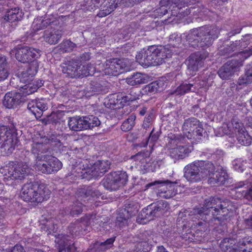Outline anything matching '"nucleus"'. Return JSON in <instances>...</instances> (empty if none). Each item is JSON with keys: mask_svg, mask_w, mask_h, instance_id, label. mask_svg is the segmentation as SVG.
<instances>
[{"mask_svg": "<svg viewBox=\"0 0 252 252\" xmlns=\"http://www.w3.org/2000/svg\"><path fill=\"white\" fill-rule=\"evenodd\" d=\"M221 128L225 134L231 135L234 134L231 124H224L222 125Z\"/></svg>", "mask_w": 252, "mask_h": 252, "instance_id": "62", "label": "nucleus"}, {"mask_svg": "<svg viewBox=\"0 0 252 252\" xmlns=\"http://www.w3.org/2000/svg\"><path fill=\"white\" fill-rule=\"evenodd\" d=\"M159 7L157 8L154 11L155 15L157 17H162L165 15L168 10H171L172 15L176 16L178 17H179V16H181V15L178 14L176 15L173 14V10L176 9L175 11L178 13L179 10H177L172 0H162L159 2Z\"/></svg>", "mask_w": 252, "mask_h": 252, "instance_id": "28", "label": "nucleus"}, {"mask_svg": "<svg viewBox=\"0 0 252 252\" xmlns=\"http://www.w3.org/2000/svg\"><path fill=\"white\" fill-rule=\"evenodd\" d=\"M220 246L224 252H252V237H245L238 242L235 239L225 238Z\"/></svg>", "mask_w": 252, "mask_h": 252, "instance_id": "11", "label": "nucleus"}, {"mask_svg": "<svg viewBox=\"0 0 252 252\" xmlns=\"http://www.w3.org/2000/svg\"><path fill=\"white\" fill-rule=\"evenodd\" d=\"M85 130L92 129L100 125V121L97 117L93 115L83 117Z\"/></svg>", "mask_w": 252, "mask_h": 252, "instance_id": "43", "label": "nucleus"}, {"mask_svg": "<svg viewBox=\"0 0 252 252\" xmlns=\"http://www.w3.org/2000/svg\"><path fill=\"white\" fill-rule=\"evenodd\" d=\"M235 136L238 143L242 145L248 146L252 143V138L246 129L240 133H237Z\"/></svg>", "mask_w": 252, "mask_h": 252, "instance_id": "45", "label": "nucleus"}, {"mask_svg": "<svg viewBox=\"0 0 252 252\" xmlns=\"http://www.w3.org/2000/svg\"><path fill=\"white\" fill-rule=\"evenodd\" d=\"M42 160L37 162L35 169L43 173L51 174L59 171L62 167V163L56 157L45 155Z\"/></svg>", "mask_w": 252, "mask_h": 252, "instance_id": "16", "label": "nucleus"}, {"mask_svg": "<svg viewBox=\"0 0 252 252\" xmlns=\"http://www.w3.org/2000/svg\"><path fill=\"white\" fill-rule=\"evenodd\" d=\"M157 185H160L157 193L158 196L165 199L170 198L178 193H181L182 191L181 188L185 187L184 185H181L179 181L174 182H171L168 180L164 182L155 181L146 184L145 189Z\"/></svg>", "mask_w": 252, "mask_h": 252, "instance_id": "10", "label": "nucleus"}, {"mask_svg": "<svg viewBox=\"0 0 252 252\" xmlns=\"http://www.w3.org/2000/svg\"><path fill=\"white\" fill-rule=\"evenodd\" d=\"M219 30L214 26H204L190 30L188 35L189 44L194 48H207L219 36Z\"/></svg>", "mask_w": 252, "mask_h": 252, "instance_id": "3", "label": "nucleus"}, {"mask_svg": "<svg viewBox=\"0 0 252 252\" xmlns=\"http://www.w3.org/2000/svg\"><path fill=\"white\" fill-rule=\"evenodd\" d=\"M151 162H150L149 158L147 159L145 161H144L139 166L142 174H145L147 172H151Z\"/></svg>", "mask_w": 252, "mask_h": 252, "instance_id": "59", "label": "nucleus"}, {"mask_svg": "<svg viewBox=\"0 0 252 252\" xmlns=\"http://www.w3.org/2000/svg\"><path fill=\"white\" fill-rule=\"evenodd\" d=\"M96 217L99 218V220H95L93 221L92 225L94 227V229H96L97 231H109L111 228L110 224L106 221V218L96 216Z\"/></svg>", "mask_w": 252, "mask_h": 252, "instance_id": "40", "label": "nucleus"}, {"mask_svg": "<svg viewBox=\"0 0 252 252\" xmlns=\"http://www.w3.org/2000/svg\"><path fill=\"white\" fill-rule=\"evenodd\" d=\"M125 97L126 104H128L130 102L133 101L138 99L139 95L135 92H134L133 90H131L129 94L127 95L125 94Z\"/></svg>", "mask_w": 252, "mask_h": 252, "instance_id": "60", "label": "nucleus"}, {"mask_svg": "<svg viewBox=\"0 0 252 252\" xmlns=\"http://www.w3.org/2000/svg\"><path fill=\"white\" fill-rule=\"evenodd\" d=\"M24 102V98L18 92H8L4 96L3 105L9 109L16 107Z\"/></svg>", "mask_w": 252, "mask_h": 252, "instance_id": "27", "label": "nucleus"}, {"mask_svg": "<svg viewBox=\"0 0 252 252\" xmlns=\"http://www.w3.org/2000/svg\"><path fill=\"white\" fill-rule=\"evenodd\" d=\"M108 160H97L91 167H84L81 172L83 178H96L106 172L110 168Z\"/></svg>", "mask_w": 252, "mask_h": 252, "instance_id": "17", "label": "nucleus"}, {"mask_svg": "<svg viewBox=\"0 0 252 252\" xmlns=\"http://www.w3.org/2000/svg\"><path fill=\"white\" fill-rule=\"evenodd\" d=\"M90 59L89 53H85L79 57L73 58L63 63L61 67L63 73L70 78L83 77L91 75V66L86 62Z\"/></svg>", "mask_w": 252, "mask_h": 252, "instance_id": "4", "label": "nucleus"}, {"mask_svg": "<svg viewBox=\"0 0 252 252\" xmlns=\"http://www.w3.org/2000/svg\"><path fill=\"white\" fill-rule=\"evenodd\" d=\"M29 56L30 57V62H34L41 56V50L37 48L29 47Z\"/></svg>", "mask_w": 252, "mask_h": 252, "instance_id": "55", "label": "nucleus"}, {"mask_svg": "<svg viewBox=\"0 0 252 252\" xmlns=\"http://www.w3.org/2000/svg\"><path fill=\"white\" fill-rule=\"evenodd\" d=\"M125 59H110L106 61L103 64V71L105 75L117 76L126 71L127 66Z\"/></svg>", "mask_w": 252, "mask_h": 252, "instance_id": "19", "label": "nucleus"}, {"mask_svg": "<svg viewBox=\"0 0 252 252\" xmlns=\"http://www.w3.org/2000/svg\"><path fill=\"white\" fill-rule=\"evenodd\" d=\"M209 53L206 51H200L191 54L188 60L187 73L193 76L199 67L203 65L204 61L208 57Z\"/></svg>", "mask_w": 252, "mask_h": 252, "instance_id": "18", "label": "nucleus"}, {"mask_svg": "<svg viewBox=\"0 0 252 252\" xmlns=\"http://www.w3.org/2000/svg\"><path fill=\"white\" fill-rule=\"evenodd\" d=\"M155 119V110L146 115L142 125L144 129L147 130L148 129L150 128L153 125V123Z\"/></svg>", "mask_w": 252, "mask_h": 252, "instance_id": "51", "label": "nucleus"}, {"mask_svg": "<svg viewBox=\"0 0 252 252\" xmlns=\"http://www.w3.org/2000/svg\"><path fill=\"white\" fill-rule=\"evenodd\" d=\"M9 75L6 58L0 56V81L5 80Z\"/></svg>", "mask_w": 252, "mask_h": 252, "instance_id": "46", "label": "nucleus"}, {"mask_svg": "<svg viewBox=\"0 0 252 252\" xmlns=\"http://www.w3.org/2000/svg\"><path fill=\"white\" fill-rule=\"evenodd\" d=\"M231 194L235 199L245 198L252 200V185L247 181L240 182L235 185Z\"/></svg>", "mask_w": 252, "mask_h": 252, "instance_id": "20", "label": "nucleus"}, {"mask_svg": "<svg viewBox=\"0 0 252 252\" xmlns=\"http://www.w3.org/2000/svg\"><path fill=\"white\" fill-rule=\"evenodd\" d=\"M53 30H46L44 31L43 38L44 40L51 45L57 43L61 39L63 32L62 30L51 28Z\"/></svg>", "mask_w": 252, "mask_h": 252, "instance_id": "30", "label": "nucleus"}, {"mask_svg": "<svg viewBox=\"0 0 252 252\" xmlns=\"http://www.w3.org/2000/svg\"><path fill=\"white\" fill-rule=\"evenodd\" d=\"M23 16L22 11L19 7L12 8L7 10L4 20L12 23L21 20Z\"/></svg>", "mask_w": 252, "mask_h": 252, "instance_id": "35", "label": "nucleus"}, {"mask_svg": "<svg viewBox=\"0 0 252 252\" xmlns=\"http://www.w3.org/2000/svg\"><path fill=\"white\" fill-rule=\"evenodd\" d=\"M172 49L162 46L152 45L144 48L136 55L135 59L139 64L148 67L162 64L164 60L172 56Z\"/></svg>", "mask_w": 252, "mask_h": 252, "instance_id": "2", "label": "nucleus"}, {"mask_svg": "<svg viewBox=\"0 0 252 252\" xmlns=\"http://www.w3.org/2000/svg\"><path fill=\"white\" fill-rule=\"evenodd\" d=\"M68 126L71 130L79 131L85 130L83 117H73L69 118Z\"/></svg>", "mask_w": 252, "mask_h": 252, "instance_id": "39", "label": "nucleus"}, {"mask_svg": "<svg viewBox=\"0 0 252 252\" xmlns=\"http://www.w3.org/2000/svg\"><path fill=\"white\" fill-rule=\"evenodd\" d=\"M249 43V41L247 39V36L246 35L241 40L233 42L230 46H231V48H233V51H235L239 49H242L248 45Z\"/></svg>", "mask_w": 252, "mask_h": 252, "instance_id": "50", "label": "nucleus"}, {"mask_svg": "<svg viewBox=\"0 0 252 252\" xmlns=\"http://www.w3.org/2000/svg\"><path fill=\"white\" fill-rule=\"evenodd\" d=\"M149 160L151 162V169L150 170L151 172H155L157 169H159L163 163L162 160L159 159H151Z\"/></svg>", "mask_w": 252, "mask_h": 252, "instance_id": "58", "label": "nucleus"}, {"mask_svg": "<svg viewBox=\"0 0 252 252\" xmlns=\"http://www.w3.org/2000/svg\"><path fill=\"white\" fill-rule=\"evenodd\" d=\"M80 193L84 198V201L89 200L91 198L98 197L101 195L100 192L92 187H87L81 189Z\"/></svg>", "mask_w": 252, "mask_h": 252, "instance_id": "41", "label": "nucleus"}, {"mask_svg": "<svg viewBox=\"0 0 252 252\" xmlns=\"http://www.w3.org/2000/svg\"><path fill=\"white\" fill-rule=\"evenodd\" d=\"M75 46V44L69 40H64L58 46L59 50L62 53L69 52L73 50Z\"/></svg>", "mask_w": 252, "mask_h": 252, "instance_id": "48", "label": "nucleus"}, {"mask_svg": "<svg viewBox=\"0 0 252 252\" xmlns=\"http://www.w3.org/2000/svg\"><path fill=\"white\" fill-rule=\"evenodd\" d=\"M164 85L163 80H158L146 85L143 90L146 93H155L162 91L164 88Z\"/></svg>", "mask_w": 252, "mask_h": 252, "instance_id": "42", "label": "nucleus"}, {"mask_svg": "<svg viewBox=\"0 0 252 252\" xmlns=\"http://www.w3.org/2000/svg\"><path fill=\"white\" fill-rule=\"evenodd\" d=\"M15 131L13 125H0V148L7 155L11 154L15 149L17 139H14L13 133Z\"/></svg>", "mask_w": 252, "mask_h": 252, "instance_id": "12", "label": "nucleus"}, {"mask_svg": "<svg viewBox=\"0 0 252 252\" xmlns=\"http://www.w3.org/2000/svg\"><path fill=\"white\" fill-rule=\"evenodd\" d=\"M197 160H195L188 165L184 168V177L189 182L196 183L202 179L199 166Z\"/></svg>", "mask_w": 252, "mask_h": 252, "instance_id": "24", "label": "nucleus"}, {"mask_svg": "<svg viewBox=\"0 0 252 252\" xmlns=\"http://www.w3.org/2000/svg\"><path fill=\"white\" fill-rule=\"evenodd\" d=\"M127 178V175L125 171L112 172L104 180L103 185L108 190H116L126 184Z\"/></svg>", "mask_w": 252, "mask_h": 252, "instance_id": "13", "label": "nucleus"}, {"mask_svg": "<svg viewBox=\"0 0 252 252\" xmlns=\"http://www.w3.org/2000/svg\"><path fill=\"white\" fill-rule=\"evenodd\" d=\"M50 193V190L44 184L29 183L23 186L20 196L25 201L39 203L47 200Z\"/></svg>", "mask_w": 252, "mask_h": 252, "instance_id": "5", "label": "nucleus"}, {"mask_svg": "<svg viewBox=\"0 0 252 252\" xmlns=\"http://www.w3.org/2000/svg\"><path fill=\"white\" fill-rule=\"evenodd\" d=\"M126 208L116 218V225L120 228L127 225L130 221V218L134 216L138 212L137 206L130 204H126Z\"/></svg>", "mask_w": 252, "mask_h": 252, "instance_id": "22", "label": "nucleus"}, {"mask_svg": "<svg viewBox=\"0 0 252 252\" xmlns=\"http://www.w3.org/2000/svg\"><path fill=\"white\" fill-rule=\"evenodd\" d=\"M198 164L202 179L208 177V182L211 185H223L228 180V176L222 167L215 172V166L214 163L208 160H197Z\"/></svg>", "mask_w": 252, "mask_h": 252, "instance_id": "6", "label": "nucleus"}, {"mask_svg": "<svg viewBox=\"0 0 252 252\" xmlns=\"http://www.w3.org/2000/svg\"><path fill=\"white\" fill-rule=\"evenodd\" d=\"M83 206L84 205L82 203L77 200L73 202V204L68 207V209L61 211L60 214L63 216L69 215L71 216L78 215L82 212Z\"/></svg>", "mask_w": 252, "mask_h": 252, "instance_id": "36", "label": "nucleus"}, {"mask_svg": "<svg viewBox=\"0 0 252 252\" xmlns=\"http://www.w3.org/2000/svg\"><path fill=\"white\" fill-rule=\"evenodd\" d=\"M173 2L176 5L177 10H179L178 12H176V9H174L173 12V14L176 15L178 14L181 15L179 16L180 18H184L190 13V9L189 8H186L185 4L187 3H193L196 0H172Z\"/></svg>", "mask_w": 252, "mask_h": 252, "instance_id": "32", "label": "nucleus"}, {"mask_svg": "<svg viewBox=\"0 0 252 252\" xmlns=\"http://www.w3.org/2000/svg\"><path fill=\"white\" fill-rule=\"evenodd\" d=\"M159 138V134L158 132L154 133V128L150 132V134L148 138H146V140L145 143L141 144L142 147H146L148 145V143L152 144L151 146H154V143L157 141Z\"/></svg>", "mask_w": 252, "mask_h": 252, "instance_id": "53", "label": "nucleus"}, {"mask_svg": "<svg viewBox=\"0 0 252 252\" xmlns=\"http://www.w3.org/2000/svg\"><path fill=\"white\" fill-rule=\"evenodd\" d=\"M252 55V48L245 50L237 53L236 57L228 61L218 71L219 76L222 79H227L235 72L238 71L242 63Z\"/></svg>", "mask_w": 252, "mask_h": 252, "instance_id": "7", "label": "nucleus"}, {"mask_svg": "<svg viewBox=\"0 0 252 252\" xmlns=\"http://www.w3.org/2000/svg\"><path fill=\"white\" fill-rule=\"evenodd\" d=\"M37 72L36 66L29 65L26 69L22 71H19L18 74L21 81L26 82L31 80Z\"/></svg>", "mask_w": 252, "mask_h": 252, "instance_id": "38", "label": "nucleus"}, {"mask_svg": "<svg viewBox=\"0 0 252 252\" xmlns=\"http://www.w3.org/2000/svg\"><path fill=\"white\" fill-rule=\"evenodd\" d=\"M126 104L125 94L122 93L112 94L109 96L108 107L112 109L120 108Z\"/></svg>", "mask_w": 252, "mask_h": 252, "instance_id": "31", "label": "nucleus"}, {"mask_svg": "<svg viewBox=\"0 0 252 252\" xmlns=\"http://www.w3.org/2000/svg\"><path fill=\"white\" fill-rule=\"evenodd\" d=\"M2 252H26L24 248L20 245L17 244L10 249H7Z\"/></svg>", "mask_w": 252, "mask_h": 252, "instance_id": "64", "label": "nucleus"}, {"mask_svg": "<svg viewBox=\"0 0 252 252\" xmlns=\"http://www.w3.org/2000/svg\"><path fill=\"white\" fill-rule=\"evenodd\" d=\"M106 249L101 242H97L94 245L92 249L93 252H104Z\"/></svg>", "mask_w": 252, "mask_h": 252, "instance_id": "63", "label": "nucleus"}, {"mask_svg": "<svg viewBox=\"0 0 252 252\" xmlns=\"http://www.w3.org/2000/svg\"><path fill=\"white\" fill-rule=\"evenodd\" d=\"M97 220L99 218L96 217L95 214H89L82 218L81 221H76L71 223L68 227L69 233L73 236H78L84 235L87 231H89L94 220Z\"/></svg>", "mask_w": 252, "mask_h": 252, "instance_id": "14", "label": "nucleus"}, {"mask_svg": "<svg viewBox=\"0 0 252 252\" xmlns=\"http://www.w3.org/2000/svg\"><path fill=\"white\" fill-rule=\"evenodd\" d=\"M195 89L193 85L190 83L184 82L180 84L172 93L173 94L182 95L190 92H194Z\"/></svg>", "mask_w": 252, "mask_h": 252, "instance_id": "44", "label": "nucleus"}, {"mask_svg": "<svg viewBox=\"0 0 252 252\" xmlns=\"http://www.w3.org/2000/svg\"><path fill=\"white\" fill-rule=\"evenodd\" d=\"M48 99L45 98H41L32 99L28 104V109L36 117L40 118L43 112L48 109Z\"/></svg>", "mask_w": 252, "mask_h": 252, "instance_id": "25", "label": "nucleus"}, {"mask_svg": "<svg viewBox=\"0 0 252 252\" xmlns=\"http://www.w3.org/2000/svg\"><path fill=\"white\" fill-rule=\"evenodd\" d=\"M68 235L59 234L56 238V247L59 252H73L75 251L74 243Z\"/></svg>", "mask_w": 252, "mask_h": 252, "instance_id": "26", "label": "nucleus"}, {"mask_svg": "<svg viewBox=\"0 0 252 252\" xmlns=\"http://www.w3.org/2000/svg\"><path fill=\"white\" fill-rule=\"evenodd\" d=\"M49 139L45 137H41L40 134L34 135L32 138L31 152L35 156L37 161L42 160L49 149L48 143Z\"/></svg>", "mask_w": 252, "mask_h": 252, "instance_id": "15", "label": "nucleus"}, {"mask_svg": "<svg viewBox=\"0 0 252 252\" xmlns=\"http://www.w3.org/2000/svg\"><path fill=\"white\" fill-rule=\"evenodd\" d=\"M182 130L186 137L192 143L200 142L205 132L201 123L194 117L185 120Z\"/></svg>", "mask_w": 252, "mask_h": 252, "instance_id": "9", "label": "nucleus"}, {"mask_svg": "<svg viewBox=\"0 0 252 252\" xmlns=\"http://www.w3.org/2000/svg\"><path fill=\"white\" fill-rule=\"evenodd\" d=\"M169 43L167 45L163 46L164 47H167L169 49H172L174 52L172 48L178 47L181 42V35L176 33L171 34L169 37Z\"/></svg>", "mask_w": 252, "mask_h": 252, "instance_id": "47", "label": "nucleus"}, {"mask_svg": "<svg viewBox=\"0 0 252 252\" xmlns=\"http://www.w3.org/2000/svg\"><path fill=\"white\" fill-rule=\"evenodd\" d=\"M169 209V205L165 201L160 200L152 203L142 210L137 221L140 223H146L155 217L163 216Z\"/></svg>", "mask_w": 252, "mask_h": 252, "instance_id": "8", "label": "nucleus"}, {"mask_svg": "<svg viewBox=\"0 0 252 252\" xmlns=\"http://www.w3.org/2000/svg\"><path fill=\"white\" fill-rule=\"evenodd\" d=\"M243 84H249L252 81V63L247 67L244 77H243Z\"/></svg>", "mask_w": 252, "mask_h": 252, "instance_id": "57", "label": "nucleus"}, {"mask_svg": "<svg viewBox=\"0 0 252 252\" xmlns=\"http://www.w3.org/2000/svg\"><path fill=\"white\" fill-rule=\"evenodd\" d=\"M13 171L10 175L12 179H20L24 178L30 172V169L26 163H15L12 167Z\"/></svg>", "mask_w": 252, "mask_h": 252, "instance_id": "29", "label": "nucleus"}, {"mask_svg": "<svg viewBox=\"0 0 252 252\" xmlns=\"http://www.w3.org/2000/svg\"><path fill=\"white\" fill-rule=\"evenodd\" d=\"M149 154L148 152L141 151L134 156L131 157V158L136 161L137 165H139L147 159H148Z\"/></svg>", "mask_w": 252, "mask_h": 252, "instance_id": "52", "label": "nucleus"}, {"mask_svg": "<svg viewBox=\"0 0 252 252\" xmlns=\"http://www.w3.org/2000/svg\"><path fill=\"white\" fill-rule=\"evenodd\" d=\"M187 140L185 136L181 135H173L170 138V143L177 146V149L173 151H178V158H184L191 152L192 148L186 144Z\"/></svg>", "mask_w": 252, "mask_h": 252, "instance_id": "23", "label": "nucleus"}, {"mask_svg": "<svg viewBox=\"0 0 252 252\" xmlns=\"http://www.w3.org/2000/svg\"><path fill=\"white\" fill-rule=\"evenodd\" d=\"M29 47L27 46H18L15 48V58L20 62L23 63H30L28 53Z\"/></svg>", "mask_w": 252, "mask_h": 252, "instance_id": "33", "label": "nucleus"}, {"mask_svg": "<svg viewBox=\"0 0 252 252\" xmlns=\"http://www.w3.org/2000/svg\"><path fill=\"white\" fill-rule=\"evenodd\" d=\"M105 87L97 82L91 84V91L94 94L103 93L105 92Z\"/></svg>", "mask_w": 252, "mask_h": 252, "instance_id": "56", "label": "nucleus"}, {"mask_svg": "<svg viewBox=\"0 0 252 252\" xmlns=\"http://www.w3.org/2000/svg\"><path fill=\"white\" fill-rule=\"evenodd\" d=\"M43 83L42 81H40V83L38 82H34L32 83H29L21 87L19 89V94H20L22 97L24 98V101L25 100L24 97L26 95H30L34 92H35L38 89L42 86Z\"/></svg>", "mask_w": 252, "mask_h": 252, "instance_id": "34", "label": "nucleus"}, {"mask_svg": "<svg viewBox=\"0 0 252 252\" xmlns=\"http://www.w3.org/2000/svg\"><path fill=\"white\" fill-rule=\"evenodd\" d=\"M148 80V76L145 74L136 72L131 76L126 78V82L128 84L134 86L146 83Z\"/></svg>", "mask_w": 252, "mask_h": 252, "instance_id": "37", "label": "nucleus"}, {"mask_svg": "<svg viewBox=\"0 0 252 252\" xmlns=\"http://www.w3.org/2000/svg\"><path fill=\"white\" fill-rule=\"evenodd\" d=\"M231 125L234 134L236 135L237 133H240L246 129L243 124L239 122L238 120L233 119L231 122Z\"/></svg>", "mask_w": 252, "mask_h": 252, "instance_id": "54", "label": "nucleus"}, {"mask_svg": "<svg viewBox=\"0 0 252 252\" xmlns=\"http://www.w3.org/2000/svg\"><path fill=\"white\" fill-rule=\"evenodd\" d=\"M60 24V19L53 15H46L45 17H37L32 24V28L34 32L44 29L48 26L51 28L58 27Z\"/></svg>", "mask_w": 252, "mask_h": 252, "instance_id": "21", "label": "nucleus"}, {"mask_svg": "<svg viewBox=\"0 0 252 252\" xmlns=\"http://www.w3.org/2000/svg\"><path fill=\"white\" fill-rule=\"evenodd\" d=\"M236 209L237 205L234 202L211 197L205 200L201 208L194 209L190 212L187 210L181 211L177 221L186 222L184 226L194 229L197 237H204L206 231L212 227L213 235L219 238L226 231L225 221Z\"/></svg>", "mask_w": 252, "mask_h": 252, "instance_id": "1", "label": "nucleus"}, {"mask_svg": "<svg viewBox=\"0 0 252 252\" xmlns=\"http://www.w3.org/2000/svg\"><path fill=\"white\" fill-rule=\"evenodd\" d=\"M154 110V109L151 107L144 106L140 107L138 111L139 114L141 116H143L149 114Z\"/></svg>", "mask_w": 252, "mask_h": 252, "instance_id": "61", "label": "nucleus"}, {"mask_svg": "<svg viewBox=\"0 0 252 252\" xmlns=\"http://www.w3.org/2000/svg\"><path fill=\"white\" fill-rule=\"evenodd\" d=\"M136 116L131 115L121 125V129L124 131H128L132 129L135 125Z\"/></svg>", "mask_w": 252, "mask_h": 252, "instance_id": "49", "label": "nucleus"}]
</instances>
